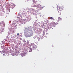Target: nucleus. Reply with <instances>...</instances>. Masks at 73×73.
Here are the masks:
<instances>
[{
	"mask_svg": "<svg viewBox=\"0 0 73 73\" xmlns=\"http://www.w3.org/2000/svg\"><path fill=\"white\" fill-rule=\"evenodd\" d=\"M46 35H48V33H46Z\"/></svg>",
	"mask_w": 73,
	"mask_h": 73,
	"instance_id": "13",
	"label": "nucleus"
},
{
	"mask_svg": "<svg viewBox=\"0 0 73 73\" xmlns=\"http://www.w3.org/2000/svg\"><path fill=\"white\" fill-rule=\"evenodd\" d=\"M17 36H19V33H17Z\"/></svg>",
	"mask_w": 73,
	"mask_h": 73,
	"instance_id": "11",
	"label": "nucleus"
},
{
	"mask_svg": "<svg viewBox=\"0 0 73 73\" xmlns=\"http://www.w3.org/2000/svg\"><path fill=\"white\" fill-rule=\"evenodd\" d=\"M39 5V6H41V5Z\"/></svg>",
	"mask_w": 73,
	"mask_h": 73,
	"instance_id": "17",
	"label": "nucleus"
},
{
	"mask_svg": "<svg viewBox=\"0 0 73 73\" xmlns=\"http://www.w3.org/2000/svg\"><path fill=\"white\" fill-rule=\"evenodd\" d=\"M52 27H55V25H56V23L54 22H52L51 23L50 25Z\"/></svg>",
	"mask_w": 73,
	"mask_h": 73,
	"instance_id": "3",
	"label": "nucleus"
},
{
	"mask_svg": "<svg viewBox=\"0 0 73 73\" xmlns=\"http://www.w3.org/2000/svg\"><path fill=\"white\" fill-rule=\"evenodd\" d=\"M3 56H5V54H3Z\"/></svg>",
	"mask_w": 73,
	"mask_h": 73,
	"instance_id": "15",
	"label": "nucleus"
},
{
	"mask_svg": "<svg viewBox=\"0 0 73 73\" xmlns=\"http://www.w3.org/2000/svg\"><path fill=\"white\" fill-rule=\"evenodd\" d=\"M27 48V49L29 50V52H32V50L31 48H30V47H28Z\"/></svg>",
	"mask_w": 73,
	"mask_h": 73,
	"instance_id": "6",
	"label": "nucleus"
},
{
	"mask_svg": "<svg viewBox=\"0 0 73 73\" xmlns=\"http://www.w3.org/2000/svg\"><path fill=\"white\" fill-rule=\"evenodd\" d=\"M12 32H13V33H15V32L14 31H12Z\"/></svg>",
	"mask_w": 73,
	"mask_h": 73,
	"instance_id": "12",
	"label": "nucleus"
},
{
	"mask_svg": "<svg viewBox=\"0 0 73 73\" xmlns=\"http://www.w3.org/2000/svg\"><path fill=\"white\" fill-rule=\"evenodd\" d=\"M25 54H26V53L25 52L21 53V56H22V57H23V56H25Z\"/></svg>",
	"mask_w": 73,
	"mask_h": 73,
	"instance_id": "5",
	"label": "nucleus"
},
{
	"mask_svg": "<svg viewBox=\"0 0 73 73\" xmlns=\"http://www.w3.org/2000/svg\"><path fill=\"white\" fill-rule=\"evenodd\" d=\"M1 53V52L0 51V53Z\"/></svg>",
	"mask_w": 73,
	"mask_h": 73,
	"instance_id": "16",
	"label": "nucleus"
},
{
	"mask_svg": "<svg viewBox=\"0 0 73 73\" xmlns=\"http://www.w3.org/2000/svg\"><path fill=\"white\" fill-rule=\"evenodd\" d=\"M53 20H54V19H53Z\"/></svg>",
	"mask_w": 73,
	"mask_h": 73,
	"instance_id": "18",
	"label": "nucleus"
},
{
	"mask_svg": "<svg viewBox=\"0 0 73 73\" xmlns=\"http://www.w3.org/2000/svg\"><path fill=\"white\" fill-rule=\"evenodd\" d=\"M50 19L51 20H52V19H53V17H50Z\"/></svg>",
	"mask_w": 73,
	"mask_h": 73,
	"instance_id": "10",
	"label": "nucleus"
},
{
	"mask_svg": "<svg viewBox=\"0 0 73 73\" xmlns=\"http://www.w3.org/2000/svg\"><path fill=\"white\" fill-rule=\"evenodd\" d=\"M12 56H15V54L14 53H13L12 54Z\"/></svg>",
	"mask_w": 73,
	"mask_h": 73,
	"instance_id": "9",
	"label": "nucleus"
},
{
	"mask_svg": "<svg viewBox=\"0 0 73 73\" xmlns=\"http://www.w3.org/2000/svg\"><path fill=\"white\" fill-rule=\"evenodd\" d=\"M58 8H59V10L58 11V13L59 14H61V7H58Z\"/></svg>",
	"mask_w": 73,
	"mask_h": 73,
	"instance_id": "4",
	"label": "nucleus"
},
{
	"mask_svg": "<svg viewBox=\"0 0 73 73\" xmlns=\"http://www.w3.org/2000/svg\"><path fill=\"white\" fill-rule=\"evenodd\" d=\"M32 36V33L30 32L29 33V34L28 35V37H31V36Z\"/></svg>",
	"mask_w": 73,
	"mask_h": 73,
	"instance_id": "7",
	"label": "nucleus"
},
{
	"mask_svg": "<svg viewBox=\"0 0 73 73\" xmlns=\"http://www.w3.org/2000/svg\"><path fill=\"white\" fill-rule=\"evenodd\" d=\"M45 32H43V36H44V37H46V36H45Z\"/></svg>",
	"mask_w": 73,
	"mask_h": 73,
	"instance_id": "8",
	"label": "nucleus"
},
{
	"mask_svg": "<svg viewBox=\"0 0 73 73\" xmlns=\"http://www.w3.org/2000/svg\"><path fill=\"white\" fill-rule=\"evenodd\" d=\"M59 21H62V19L60 17H58V20H57L56 22L57 24H58V23L59 22Z\"/></svg>",
	"mask_w": 73,
	"mask_h": 73,
	"instance_id": "2",
	"label": "nucleus"
},
{
	"mask_svg": "<svg viewBox=\"0 0 73 73\" xmlns=\"http://www.w3.org/2000/svg\"><path fill=\"white\" fill-rule=\"evenodd\" d=\"M35 1V0H33V2H34V1Z\"/></svg>",
	"mask_w": 73,
	"mask_h": 73,
	"instance_id": "14",
	"label": "nucleus"
},
{
	"mask_svg": "<svg viewBox=\"0 0 73 73\" xmlns=\"http://www.w3.org/2000/svg\"><path fill=\"white\" fill-rule=\"evenodd\" d=\"M31 44L32 45V48L33 49H35L37 48V46H36L34 44L31 43Z\"/></svg>",
	"mask_w": 73,
	"mask_h": 73,
	"instance_id": "1",
	"label": "nucleus"
}]
</instances>
